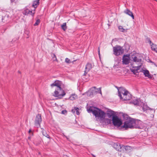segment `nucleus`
Returning a JSON list of instances; mask_svg holds the SVG:
<instances>
[{"label":"nucleus","instance_id":"nucleus-1","mask_svg":"<svg viewBox=\"0 0 157 157\" xmlns=\"http://www.w3.org/2000/svg\"><path fill=\"white\" fill-rule=\"evenodd\" d=\"M61 81L57 80L51 85L52 87L54 86H56V90L53 94V96L55 97L61 98L66 94L64 91L61 87Z\"/></svg>","mask_w":157,"mask_h":157},{"label":"nucleus","instance_id":"nucleus-2","mask_svg":"<svg viewBox=\"0 0 157 157\" xmlns=\"http://www.w3.org/2000/svg\"><path fill=\"white\" fill-rule=\"evenodd\" d=\"M88 111L89 113L92 112L97 120H98L99 121H102L105 118V113L97 108L91 107L88 110Z\"/></svg>","mask_w":157,"mask_h":157},{"label":"nucleus","instance_id":"nucleus-3","mask_svg":"<svg viewBox=\"0 0 157 157\" xmlns=\"http://www.w3.org/2000/svg\"><path fill=\"white\" fill-rule=\"evenodd\" d=\"M118 96L120 99L123 101L130 100L131 96L128 91L124 88L120 87L118 89Z\"/></svg>","mask_w":157,"mask_h":157},{"label":"nucleus","instance_id":"nucleus-4","mask_svg":"<svg viewBox=\"0 0 157 157\" xmlns=\"http://www.w3.org/2000/svg\"><path fill=\"white\" fill-rule=\"evenodd\" d=\"M112 122L114 126L119 127L122 124V121L118 117L113 116L112 117Z\"/></svg>","mask_w":157,"mask_h":157},{"label":"nucleus","instance_id":"nucleus-5","mask_svg":"<svg viewBox=\"0 0 157 157\" xmlns=\"http://www.w3.org/2000/svg\"><path fill=\"white\" fill-rule=\"evenodd\" d=\"M135 124L134 120L131 118H129L124 123L123 128H133Z\"/></svg>","mask_w":157,"mask_h":157},{"label":"nucleus","instance_id":"nucleus-6","mask_svg":"<svg viewBox=\"0 0 157 157\" xmlns=\"http://www.w3.org/2000/svg\"><path fill=\"white\" fill-rule=\"evenodd\" d=\"M114 54L116 56L122 54L124 52V50L120 46L116 45L113 48Z\"/></svg>","mask_w":157,"mask_h":157},{"label":"nucleus","instance_id":"nucleus-7","mask_svg":"<svg viewBox=\"0 0 157 157\" xmlns=\"http://www.w3.org/2000/svg\"><path fill=\"white\" fill-rule=\"evenodd\" d=\"M98 93L102 94L101 88H96L95 87H93L91 88L90 90L88 91L87 94L88 95L90 96L96 94Z\"/></svg>","mask_w":157,"mask_h":157},{"label":"nucleus","instance_id":"nucleus-8","mask_svg":"<svg viewBox=\"0 0 157 157\" xmlns=\"http://www.w3.org/2000/svg\"><path fill=\"white\" fill-rule=\"evenodd\" d=\"M42 118L41 115L39 114L37 115L36 117L35 124V125H36L37 128L40 127V124Z\"/></svg>","mask_w":157,"mask_h":157},{"label":"nucleus","instance_id":"nucleus-9","mask_svg":"<svg viewBox=\"0 0 157 157\" xmlns=\"http://www.w3.org/2000/svg\"><path fill=\"white\" fill-rule=\"evenodd\" d=\"M129 55H124L122 59V63L124 64L127 65L130 62Z\"/></svg>","mask_w":157,"mask_h":157},{"label":"nucleus","instance_id":"nucleus-10","mask_svg":"<svg viewBox=\"0 0 157 157\" xmlns=\"http://www.w3.org/2000/svg\"><path fill=\"white\" fill-rule=\"evenodd\" d=\"M132 58L133 62L138 64L140 63L141 61V58H140L139 56L138 55H137L136 56L133 55Z\"/></svg>","mask_w":157,"mask_h":157},{"label":"nucleus","instance_id":"nucleus-11","mask_svg":"<svg viewBox=\"0 0 157 157\" xmlns=\"http://www.w3.org/2000/svg\"><path fill=\"white\" fill-rule=\"evenodd\" d=\"M124 12L125 14L131 17L133 19H134V17L132 12L129 9H126L124 11Z\"/></svg>","mask_w":157,"mask_h":157},{"label":"nucleus","instance_id":"nucleus-12","mask_svg":"<svg viewBox=\"0 0 157 157\" xmlns=\"http://www.w3.org/2000/svg\"><path fill=\"white\" fill-rule=\"evenodd\" d=\"M142 71L145 77H147L148 78H151V75L148 70H143Z\"/></svg>","mask_w":157,"mask_h":157},{"label":"nucleus","instance_id":"nucleus-13","mask_svg":"<svg viewBox=\"0 0 157 157\" xmlns=\"http://www.w3.org/2000/svg\"><path fill=\"white\" fill-rule=\"evenodd\" d=\"M92 67V65L90 63H88L86 65L85 71V74L87 73V72L91 69Z\"/></svg>","mask_w":157,"mask_h":157},{"label":"nucleus","instance_id":"nucleus-14","mask_svg":"<svg viewBox=\"0 0 157 157\" xmlns=\"http://www.w3.org/2000/svg\"><path fill=\"white\" fill-rule=\"evenodd\" d=\"M113 147L117 150L118 151H121V147L119 144L117 143H114L113 145Z\"/></svg>","mask_w":157,"mask_h":157},{"label":"nucleus","instance_id":"nucleus-15","mask_svg":"<svg viewBox=\"0 0 157 157\" xmlns=\"http://www.w3.org/2000/svg\"><path fill=\"white\" fill-rule=\"evenodd\" d=\"M24 14L25 15L28 14H30L32 15H33L35 13V10L34 11H30L28 9H26L24 11Z\"/></svg>","mask_w":157,"mask_h":157},{"label":"nucleus","instance_id":"nucleus-16","mask_svg":"<svg viewBox=\"0 0 157 157\" xmlns=\"http://www.w3.org/2000/svg\"><path fill=\"white\" fill-rule=\"evenodd\" d=\"M79 109L78 108L74 107V108L72 109L71 111L73 113H76V114L78 115L79 114Z\"/></svg>","mask_w":157,"mask_h":157},{"label":"nucleus","instance_id":"nucleus-17","mask_svg":"<svg viewBox=\"0 0 157 157\" xmlns=\"http://www.w3.org/2000/svg\"><path fill=\"white\" fill-rule=\"evenodd\" d=\"M140 65L136 67L133 68L134 69L132 68L131 69V71L132 72L134 73V74H135L138 72V70L140 69Z\"/></svg>","mask_w":157,"mask_h":157},{"label":"nucleus","instance_id":"nucleus-18","mask_svg":"<svg viewBox=\"0 0 157 157\" xmlns=\"http://www.w3.org/2000/svg\"><path fill=\"white\" fill-rule=\"evenodd\" d=\"M151 45V50L155 51V52L157 53V45L153 44H152Z\"/></svg>","mask_w":157,"mask_h":157},{"label":"nucleus","instance_id":"nucleus-19","mask_svg":"<svg viewBox=\"0 0 157 157\" xmlns=\"http://www.w3.org/2000/svg\"><path fill=\"white\" fill-rule=\"evenodd\" d=\"M77 98V95L75 94H72L69 98L70 100H73L76 99Z\"/></svg>","mask_w":157,"mask_h":157},{"label":"nucleus","instance_id":"nucleus-20","mask_svg":"<svg viewBox=\"0 0 157 157\" xmlns=\"http://www.w3.org/2000/svg\"><path fill=\"white\" fill-rule=\"evenodd\" d=\"M40 0H36L34 1L32 6L35 8H36L37 6L39 4Z\"/></svg>","mask_w":157,"mask_h":157},{"label":"nucleus","instance_id":"nucleus-21","mask_svg":"<svg viewBox=\"0 0 157 157\" xmlns=\"http://www.w3.org/2000/svg\"><path fill=\"white\" fill-rule=\"evenodd\" d=\"M118 29L119 31L121 32H124L127 31V29H124L123 27L121 26H119Z\"/></svg>","mask_w":157,"mask_h":157},{"label":"nucleus","instance_id":"nucleus-22","mask_svg":"<svg viewBox=\"0 0 157 157\" xmlns=\"http://www.w3.org/2000/svg\"><path fill=\"white\" fill-rule=\"evenodd\" d=\"M143 111H146L148 110L149 109V107L147 106V105L145 104H144L143 108H142Z\"/></svg>","mask_w":157,"mask_h":157},{"label":"nucleus","instance_id":"nucleus-23","mask_svg":"<svg viewBox=\"0 0 157 157\" xmlns=\"http://www.w3.org/2000/svg\"><path fill=\"white\" fill-rule=\"evenodd\" d=\"M62 29L65 31L67 29L66 24V23H64L63 25H61Z\"/></svg>","mask_w":157,"mask_h":157},{"label":"nucleus","instance_id":"nucleus-24","mask_svg":"<svg viewBox=\"0 0 157 157\" xmlns=\"http://www.w3.org/2000/svg\"><path fill=\"white\" fill-rule=\"evenodd\" d=\"M40 21L39 19L37 20L36 21V23L34 24V25L36 26V25H38L40 23Z\"/></svg>","mask_w":157,"mask_h":157},{"label":"nucleus","instance_id":"nucleus-25","mask_svg":"<svg viewBox=\"0 0 157 157\" xmlns=\"http://www.w3.org/2000/svg\"><path fill=\"white\" fill-rule=\"evenodd\" d=\"M65 61L67 63H71V61L70 60V59L68 58H66L65 59Z\"/></svg>","mask_w":157,"mask_h":157},{"label":"nucleus","instance_id":"nucleus-26","mask_svg":"<svg viewBox=\"0 0 157 157\" xmlns=\"http://www.w3.org/2000/svg\"><path fill=\"white\" fill-rule=\"evenodd\" d=\"M133 103L135 105H137L138 104V101L137 100H136L135 101H133Z\"/></svg>","mask_w":157,"mask_h":157},{"label":"nucleus","instance_id":"nucleus-27","mask_svg":"<svg viewBox=\"0 0 157 157\" xmlns=\"http://www.w3.org/2000/svg\"><path fill=\"white\" fill-rule=\"evenodd\" d=\"M62 113L63 114H66L67 113V111L66 110H63L62 111Z\"/></svg>","mask_w":157,"mask_h":157},{"label":"nucleus","instance_id":"nucleus-28","mask_svg":"<svg viewBox=\"0 0 157 157\" xmlns=\"http://www.w3.org/2000/svg\"><path fill=\"white\" fill-rule=\"evenodd\" d=\"M42 134H43L46 136V137H48L47 136H48V134L45 132L43 131L42 132Z\"/></svg>","mask_w":157,"mask_h":157},{"label":"nucleus","instance_id":"nucleus-29","mask_svg":"<svg viewBox=\"0 0 157 157\" xmlns=\"http://www.w3.org/2000/svg\"><path fill=\"white\" fill-rule=\"evenodd\" d=\"M131 148V147L129 146H126L125 147V149L127 150L128 149H130Z\"/></svg>","mask_w":157,"mask_h":157},{"label":"nucleus","instance_id":"nucleus-30","mask_svg":"<svg viewBox=\"0 0 157 157\" xmlns=\"http://www.w3.org/2000/svg\"><path fill=\"white\" fill-rule=\"evenodd\" d=\"M106 120L109 123H110L111 122V120L110 119H106Z\"/></svg>","mask_w":157,"mask_h":157},{"label":"nucleus","instance_id":"nucleus-31","mask_svg":"<svg viewBox=\"0 0 157 157\" xmlns=\"http://www.w3.org/2000/svg\"><path fill=\"white\" fill-rule=\"evenodd\" d=\"M98 52L99 55V56H100V49H99V48H98Z\"/></svg>","mask_w":157,"mask_h":157},{"label":"nucleus","instance_id":"nucleus-32","mask_svg":"<svg viewBox=\"0 0 157 157\" xmlns=\"http://www.w3.org/2000/svg\"><path fill=\"white\" fill-rule=\"evenodd\" d=\"M32 132V130H31V129H30V130H29V134H30V133H31V132Z\"/></svg>","mask_w":157,"mask_h":157},{"label":"nucleus","instance_id":"nucleus-33","mask_svg":"<svg viewBox=\"0 0 157 157\" xmlns=\"http://www.w3.org/2000/svg\"><path fill=\"white\" fill-rule=\"evenodd\" d=\"M53 56H54V57H55V59L56 60L57 59H56V56L55 54H53Z\"/></svg>","mask_w":157,"mask_h":157},{"label":"nucleus","instance_id":"nucleus-34","mask_svg":"<svg viewBox=\"0 0 157 157\" xmlns=\"http://www.w3.org/2000/svg\"><path fill=\"white\" fill-rule=\"evenodd\" d=\"M92 156H93V157H95V156L94 155L92 154Z\"/></svg>","mask_w":157,"mask_h":157},{"label":"nucleus","instance_id":"nucleus-35","mask_svg":"<svg viewBox=\"0 0 157 157\" xmlns=\"http://www.w3.org/2000/svg\"><path fill=\"white\" fill-rule=\"evenodd\" d=\"M149 43H150V44H151V41L150 40V41H149Z\"/></svg>","mask_w":157,"mask_h":157},{"label":"nucleus","instance_id":"nucleus-36","mask_svg":"<svg viewBox=\"0 0 157 157\" xmlns=\"http://www.w3.org/2000/svg\"><path fill=\"white\" fill-rule=\"evenodd\" d=\"M30 138H31V137H30V136H29V138H29V139H30Z\"/></svg>","mask_w":157,"mask_h":157}]
</instances>
